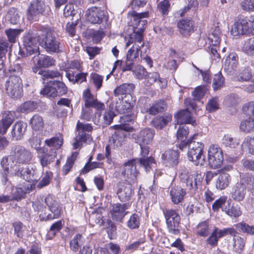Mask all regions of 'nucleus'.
Listing matches in <instances>:
<instances>
[{
	"label": "nucleus",
	"mask_w": 254,
	"mask_h": 254,
	"mask_svg": "<svg viewBox=\"0 0 254 254\" xmlns=\"http://www.w3.org/2000/svg\"><path fill=\"white\" fill-rule=\"evenodd\" d=\"M9 76L5 83L7 95L11 98L18 99L23 96V83L20 75L22 68L20 64H14L9 67Z\"/></svg>",
	"instance_id": "1"
},
{
	"label": "nucleus",
	"mask_w": 254,
	"mask_h": 254,
	"mask_svg": "<svg viewBox=\"0 0 254 254\" xmlns=\"http://www.w3.org/2000/svg\"><path fill=\"white\" fill-rule=\"evenodd\" d=\"M82 98L84 102V107L82 108L80 118L85 121H90L93 118V110L94 108L98 111H102L105 109V105L104 103L98 100L97 97L95 96L91 92L90 88H88L83 91Z\"/></svg>",
	"instance_id": "2"
},
{
	"label": "nucleus",
	"mask_w": 254,
	"mask_h": 254,
	"mask_svg": "<svg viewBox=\"0 0 254 254\" xmlns=\"http://www.w3.org/2000/svg\"><path fill=\"white\" fill-rule=\"evenodd\" d=\"M231 34L234 37L254 33V14L239 15L232 26Z\"/></svg>",
	"instance_id": "3"
},
{
	"label": "nucleus",
	"mask_w": 254,
	"mask_h": 254,
	"mask_svg": "<svg viewBox=\"0 0 254 254\" xmlns=\"http://www.w3.org/2000/svg\"><path fill=\"white\" fill-rule=\"evenodd\" d=\"M154 135L155 130L148 127L143 128L138 133L133 134L135 142L140 146V155L142 157L148 156L149 152L148 145L153 141Z\"/></svg>",
	"instance_id": "4"
},
{
	"label": "nucleus",
	"mask_w": 254,
	"mask_h": 254,
	"mask_svg": "<svg viewBox=\"0 0 254 254\" xmlns=\"http://www.w3.org/2000/svg\"><path fill=\"white\" fill-rule=\"evenodd\" d=\"M163 213L168 232L174 235L180 234L181 219L178 209L165 208L163 210Z\"/></svg>",
	"instance_id": "5"
},
{
	"label": "nucleus",
	"mask_w": 254,
	"mask_h": 254,
	"mask_svg": "<svg viewBox=\"0 0 254 254\" xmlns=\"http://www.w3.org/2000/svg\"><path fill=\"white\" fill-rule=\"evenodd\" d=\"M45 202L51 213L47 215L45 214H40V220L46 222L59 218L63 212L62 208L55 197L53 195L48 194L45 199Z\"/></svg>",
	"instance_id": "6"
},
{
	"label": "nucleus",
	"mask_w": 254,
	"mask_h": 254,
	"mask_svg": "<svg viewBox=\"0 0 254 254\" xmlns=\"http://www.w3.org/2000/svg\"><path fill=\"white\" fill-rule=\"evenodd\" d=\"M204 148L203 143L193 141L189 147L187 153L189 160L196 166L203 165L205 161Z\"/></svg>",
	"instance_id": "7"
},
{
	"label": "nucleus",
	"mask_w": 254,
	"mask_h": 254,
	"mask_svg": "<svg viewBox=\"0 0 254 254\" xmlns=\"http://www.w3.org/2000/svg\"><path fill=\"white\" fill-rule=\"evenodd\" d=\"M42 31L45 33V37L43 39L44 48L46 51L50 54L59 53L60 50L61 43L55 36L54 30L49 27H43Z\"/></svg>",
	"instance_id": "8"
},
{
	"label": "nucleus",
	"mask_w": 254,
	"mask_h": 254,
	"mask_svg": "<svg viewBox=\"0 0 254 254\" xmlns=\"http://www.w3.org/2000/svg\"><path fill=\"white\" fill-rule=\"evenodd\" d=\"M11 157L13 162L26 165L30 163L33 155L30 150L23 146L16 145L12 149Z\"/></svg>",
	"instance_id": "9"
},
{
	"label": "nucleus",
	"mask_w": 254,
	"mask_h": 254,
	"mask_svg": "<svg viewBox=\"0 0 254 254\" xmlns=\"http://www.w3.org/2000/svg\"><path fill=\"white\" fill-rule=\"evenodd\" d=\"M209 164L211 168L217 169L221 167L223 161V153L218 144H211L208 150Z\"/></svg>",
	"instance_id": "10"
},
{
	"label": "nucleus",
	"mask_w": 254,
	"mask_h": 254,
	"mask_svg": "<svg viewBox=\"0 0 254 254\" xmlns=\"http://www.w3.org/2000/svg\"><path fill=\"white\" fill-rule=\"evenodd\" d=\"M181 181L186 184L190 190L197 189V183L201 182V176L197 172H190L187 169L183 170L179 176Z\"/></svg>",
	"instance_id": "11"
},
{
	"label": "nucleus",
	"mask_w": 254,
	"mask_h": 254,
	"mask_svg": "<svg viewBox=\"0 0 254 254\" xmlns=\"http://www.w3.org/2000/svg\"><path fill=\"white\" fill-rule=\"evenodd\" d=\"M37 157L43 168L48 167L54 162L57 157V152L50 149L49 151L47 148L44 147H38L36 149Z\"/></svg>",
	"instance_id": "12"
},
{
	"label": "nucleus",
	"mask_w": 254,
	"mask_h": 254,
	"mask_svg": "<svg viewBox=\"0 0 254 254\" xmlns=\"http://www.w3.org/2000/svg\"><path fill=\"white\" fill-rule=\"evenodd\" d=\"M101 111L96 112L93 118L94 123L102 127H106L110 125L114 117L116 116L115 112L111 110L105 111L102 115Z\"/></svg>",
	"instance_id": "13"
},
{
	"label": "nucleus",
	"mask_w": 254,
	"mask_h": 254,
	"mask_svg": "<svg viewBox=\"0 0 254 254\" xmlns=\"http://www.w3.org/2000/svg\"><path fill=\"white\" fill-rule=\"evenodd\" d=\"M180 153L178 150L168 149L161 154V159L163 165L169 168L177 166L179 163Z\"/></svg>",
	"instance_id": "14"
},
{
	"label": "nucleus",
	"mask_w": 254,
	"mask_h": 254,
	"mask_svg": "<svg viewBox=\"0 0 254 254\" xmlns=\"http://www.w3.org/2000/svg\"><path fill=\"white\" fill-rule=\"evenodd\" d=\"M129 207V205L126 203H120L119 202L114 203L110 211L111 217L113 220L117 222H122L125 216L127 214L126 211Z\"/></svg>",
	"instance_id": "15"
},
{
	"label": "nucleus",
	"mask_w": 254,
	"mask_h": 254,
	"mask_svg": "<svg viewBox=\"0 0 254 254\" xmlns=\"http://www.w3.org/2000/svg\"><path fill=\"white\" fill-rule=\"evenodd\" d=\"M45 10L43 4L40 2L33 1L31 3L27 10V18L30 21H37L39 17L43 14Z\"/></svg>",
	"instance_id": "16"
},
{
	"label": "nucleus",
	"mask_w": 254,
	"mask_h": 254,
	"mask_svg": "<svg viewBox=\"0 0 254 254\" xmlns=\"http://www.w3.org/2000/svg\"><path fill=\"white\" fill-rule=\"evenodd\" d=\"M16 112L13 111H5L0 120V134L4 135L15 120Z\"/></svg>",
	"instance_id": "17"
},
{
	"label": "nucleus",
	"mask_w": 254,
	"mask_h": 254,
	"mask_svg": "<svg viewBox=\"0 0 254 254\" xmlns=\"http://www.w3.org/2000/svg\"><path fill=\"white\" fill-rule=\"evenodd\" d=\"M23 44L27 52L26 55H31L36 50V35L31 30L25 33L23 37Z\"/></svg>",
	"instance_id": "18"
},
{
	"label": "nucleus",
	"mask_w": 254,
	"mask_h": 254,
	"mask_svg": "<svg viewBox=\"0 0 254 254\" xmlns=\"http://www.w3.org/2000/svg\"><path fill=\"white\" fill-rule=\"evenodd\" d=\"M27 125L25 122L18 121L12 126L10 131L11 140L18 141L23 138L27 129Z\"/></svg>",
	"instance_id": "19"
},
{
	"label": "nucleus",
	"mask_w": 254,
	"mask_h": 254,
	"mask_svg": "<svg viewBox=\"0 0 254 254\" xmlns=\"http://www.w3.org/2000/svg\"><path fill=\"white\" fill-rule=\"evenodd\" d=\"M135 104V97L127 98L120 102H117L115 110L120 114H128L134 113L133 108Z\"/></svg>",
	"instance_id": "20"
},
{
	"label": "nucleus",
	"mask_w": 254,
	"mask_h": 254,
	"mask_svg": "<svg viewBox=\"0 0 254 254\" xmlns=\"http://www.w3.org/2000/svg\"><path fill=\"white\" fill-rule=\"evenodd\" d=\"M87 18L93 24H100L105 17L104 10L97 7H92L87 10Z\"/></svg>",
	"instance_id": "21"
},
{
	"label": "nucleus",
	"mask_w": 254,
	"mask_h": 254,
	"mask_svg": "<svg viewBox=\"0 0 254 254\" xmlns=\"http://www.w3.org/2000/svg\"><path fill=\"white\" fill-rule=\"evenodd\" d=\"M175 118L178 124L196 125V122L192 119L191 113L188 109L179 111L175 115Z\"/></svg>",
	"instance_id": "22"
},
{
	"label": "nucleus",
	"mask_w": 254,
	"mask_h": 254,
	"mask_svg": "<svg viewBox=\"0 0 254 254\" xmlns=\"http://www.w3.org/2000/svg\"><path fill=\"white\" fill-rule=\"evenodd\" d=\"M26 191L22 188H16L11 195H0V203H6L10 201H19L25 198Z\"/></svg>",
	"instance_id": "23"
},
{
	"label": "nucleus",
	"mask_w": 254,
	"mask_h": 254,
	"mask_svg": "<svg viewBox=\"0 0 254 254\" xmlns=\"http://www.w3.org/2000/svg\"><path fill=\"white\" fill-rule=\"evenodd\" d=\"M117 187V194L119 199L123 202L129 200L132 194V190L129 184L126 182H120L118 184Z\"/></svg>",
	"instance_id": "24"
},
{
	"label": "nucleus",
	"mask_w": 254,
	"mask_h": 254,
	"mask_svg": "<svg viewBox=\"0 0 254 254\" xmlns=\"http://www.w3.org/2000/svg\"><path fill=\"white\" fill-rule=\"evenodd\" d=\"M135 85L131 83H125L117 86L114 90V94L115 96L125 95V97L129 98L133 97L131 94L133 93Z\"/></svg>",
	"instance_id": "25"
},
{
	"label": "nucleus",
	"mask_w": 254,
	"mask_h": 254,
	"mask_svg": "<svg viewBox=\"0 0 254 254\" xmlns=\"http://www.w3.org/2000/svg\"><path fill=\"white\" fill-rule=\"evenodd\" d=\"M172 115L170 114H164L162 116H157L151 121L152 125L157 129H162L168 124L171 122Z\"/></svg>",
	"instance_id": "26"
},
{
	"label": "nucleus",
	"mask_w": 254,
	"mask_h": 254,
	"mask_svg": "<svg viewBox=\"0 0 254 254\" xmlns=\"http://www.w3.org/2000/svg\"><path fill=\"white\" fill-rule=\"evenodd\" d=\"M186 194V190L179 186L173 187L170 190L171 199L172 202L175 204H178L182 202Z\"/></svg>",
	"instance_id": "27"
},
{
	"label": "nucleus",
	"mask_w": 254,
	"mask_h": 254,
	"mask_svg": "<svg viewBox=\"0 0 254 254\" xmlns=\"http://www.w3.org/2000/svg\"><path fill=\"white\" fill-rule=\"evenodd\" d=\"M181 34L185 36H189L191 31L194 29V22L190 19H183L177 23Z\"/></svg>",
	"instance_id": "28"
},
{
	"label": "nucleus",
	"mask_w": 254,
	"mask_h": 254,
	"mask_svg": "<svg viewBox=\"0 0 254 254\" xmlns=\"http://www.w3.org/2000/svg\"><path fill=\"white\" fill-rule=\"evenodd\" d=\"M137 161L135 159L129 160L124 164V170L122 172L124 175H132L135 179L139 174V171L136 169Z\"/></svg>",
	"instance_id": "29"
},
{
	"label": "nucleus",
	"mask_w": 254,
	"mask_h": 254,
	"mask_svg": "<svg viewBox=\"0 0 254 254\" xmlns=\"http://www.w3.org/2000/svg\"><path fill=\"white\" fill-rule=\"evenodd\" d=\"M246 190L245 187L240 182L234 187L231 193L232 198L233 200L237 202L244 200L246 195Z\"/></svg>",
	"instance_id": "30"
},
{
	"label": "nucleus",
	"mask_w": 254,
	"mask_h": 254,
	"mask_svg": "<svg viewBox=\"0 0 254 254\" xmlns=\"http://www.w3.org/2000/svg\"><path fill=\"white\" fill-rule=\"evenodd\" d=\"M64 139L62 133H56L55 136L45 140V144L49 147H52L53 151L58 150L63 145Z\"/></svg>",
	"instance_id": "31"
},
{
	"label": "nucleus",
	"mask_w": 254,
	"mask_h": 254,
	"mask_svg": "<svg viewBox=\"0 0 254 254\" xmlns=\"http://www.w3.org/2000/svg\"><path fill=\"white\" fill-rule=\"evenodd\" d=\"M167 107V103L163 99H159L154 101L147 109V112L151 115H156L159 113H162Z\"/></svg>",
	"instance_id": "32"
},
{
	"label": "nucleus",
	"mask_w": 254,
	"mask_h": 254,
	"mask_svg": "<svg viewBox=\"0 0 254 254\" xmlns=\"http://www.w3.org/2000/svg\"><path fill=\"white\" fill-rule=\"evenodd\" d=\"M56 61L53 57L47 55H41L37 59L36 65L39 68H48L55 66Z\"/></svg>",
	"instance_id": "33"
},
{
	"label": "nucleus",
	"mask_w": 254,
	"mask_h": 254,
	"mask_svg": "<svg viewBox=\"0 0 254 254\" xmlns=\"http://www.w3.org/2000/svg\"><path fill=\"white\" fill-rule=\"evenodd\" d=\"M240 182L248 191L254 193V174L250 173H245L241 177Z\"/></svg>",
	"instance_id": "34"
},
{
	"label": "nucleus",
	"mask_w": 254,
	"mask_h": 254,
	"mask_svg": "<svg viewBox=\"0 0 254 254\" xmlns=\"http://www.w3.org/2000/svg\"><path fill=\"white\" fill-rule=\"evenodd\" d=\"M64 222L63 220H59L54 222L50 227L49 230L46 234V238L47 240L53 239L57 234L61 232L64 227Z\"/></svg>",
	"instance_id": "35"
},
{
	"label": "nucleus",
	"mask_w": 254,
	"mask_h": 254,
	"mask_svg": "<svg viewBox=\"0 0 254 254\" xmlns=\"http://www.w3.org/2000/svg\"><path fill=\"white\" fill-rule=\"evenodd\" d=\"M131 16L133 19V23L132 24V26L134 28H137L141 24V26H143L146 25L147 20H143L141 19L143 18H147L149 17V12L145 11L141 13H137L135 11H133L131 13Z\"/></svg>",
	"instance_id": "36"
},
{
	"label": "nucleus",
	"mask_w": 254,
	"mask_h": 254,
	"mask_svg": "<svg viewBox=\"0 0 254 254\" xmlns=\"http://www.w3.org/2000/svg\"><path fill=\"white\" fill-rule=\"evenodd\" d=\"M83 69V62L80 60H74L71 61L68 65L63 70L65 71L66 74L68 73L75 74L77 72L82 71Z\"/></svg>",
	"instance_id": "37"
},
{
	"label": "nucleus",
	"mask_w": 254,
	"mask_h": 254,
	"mask_svg": "<svg viewBox=\"0 0 254 254\" xmlns=\"http://www.w3.org/2000/svg\"><path fill=\"white\" fill-rule=\"evenodd\" d=\"M238 64L239 57L234 52L230 53L226 57L224 62L225 68L229 71L235 69L237 67Z\"/></svg>",
	"instance_id": "38"
},
{
	"label": "nucleus",
	"mask_w": 254,
	"mask_h": 254,
	"mask_svg": "<svg viewBox=\"0 0 254 254\" xmlns=\"http://www.w3.org/2000/svg\"><path fill=\"white\" fill-rule=\"evenodd\" d=\"M88 74L87 72H83L82 71L77 72V73L72 74L68 73L65 74V76L68 80L73 84H81L87 82V77Z\"/></svg>",
	"instance_id": "39"
},
{
	"label": "nucleus",
	"mask_w": 254,
	"mask_h": 254,
	"mask_svg": "<svg viewBox=\"0 0 254 254\" xmlns=\"http://www.w3.org/2000/svg\"><path fill=\"white\" fill-rule=\"evenodd\" d=\"M230 181V175L227 173L222 172L216 181V187L217 189L223 190L229 186Z\"/></svg>",
	"instance_id": "40"
},
{
	"label": "nucleus",
	"mask_w": 254,
	"mask_h": 254,
	"mask_svg": "<svg viewBox=\"0 0 254 254\" xmlns=\"http://www.w3.org/2000/svg\"><path fill=\"white\" fill-rule=\"evenodd\" d=\"M141 213L136 212L132 213L127 222V226L131 230L138 229L140 225Z\"/></svg>",
	"instance_id": "41"
},
{
	"label": "nucleus",
	"mask_w": 254,
	"mask_h": 254,
	"mask_svg": "<svg viewBox=\"0 0 254 254\" xmlns=\"http://www.w3.org/2000/svg\"><path fill=\"white\" fill-rule=\"evenodd\" d=\"M240 130L245 133L254 131V115L242 120L240 125Z\"/></svg>",
	"instance_id": "42"
},
{
	"label": "nucleus",
	"mask_w": 254,
	"mask_h": 254,
	"mask_svg": "<svg viewBox=\"0 0 254 254\" xmlns=\"http://www.w3.org/2000/svg\"><path fill=\"white\" fill-rule=\"evenodd\" d=\"M78 155V153L77 152H74L69 157L67 158L66 162L63 166L62 170L63 175H67L71 171Z\"/></svg>",
	"instance_id": "43"
},
{
	"label": "nucleus",
	"mask_w": 254,
	"mask_h": 254,
	"mask_svg": "<svg viewBox=\"0 0 254 254\" xmlns=\"http://www.w3.org/2000/svg\"><path fill=\"white\" fill-rule=\"evenodd\" d=\"M102 224L105 226L109 238L111 240L115 238L117 234V226L110 219L103 220Z\"/></svg>",
	"instance_id": "44"
},
{
	"label": "nucleus",
	"mask_w": 254,
	"mask_h": 254,
	"mask_svg": "<svg viewBox=\"0 0 254 254\" xmlns=\"http://www.w3.org/2000/svg\"><path fill=\"white\" fill-rule=\"evenodd\" d=\"M29 124L33 130H40L44 127V122L42 116L35 114L31 118Z\"/></svg>",
	"instance_id": "45"
},
{
	"label": "nucleus",
	"mask_w": 254,
	"mask_h": 254,
	"mask_svg": "<svg viewBox=\"0 0 254 254\" xmlns=\"http://www.w3.org/2000/svg\"><path fill=\"white\" fill-rule=\"evenodd\" d=\"M23 31L22 29L8 28L5 30V34L7 38V42L11 45L16 42L18 36Z\"/></svg>",
	"instance_id": "46"
},
{
	"label": "nucleus",
	"mask_w": 254,
	"mask_h": 254,
	"mask_svg": "<svg viewBox=\"0 0 254 254\" xmlns=\"http://www.w3.org/2000/svg\"><path fill=\"white\" fill-rule=\"evenodd\" d=\"M222 211H224L230 217L234 218H238L242 214L241 208L238 204L233 203L228 208L225 207L224 209H222Z\"/></svg>",
	"instance_id": "47"
},
{
	"label": "nucleus",
	"mask_w": 254,
	"mask_h": 254,
	"mask_svg": "<svg viewBox=\"0 0 254 254\" xmlns=\"http://www.w3.org/2000/svg\"><path fill=\"white\" fill-rule=\"evenodd\" d=\"M196 229V235L204 238L208 236L209 234V220L207 219L199 223Z\"/></svg>",
	"instance_id": "48"
},
{
	"label": "nucleus",
	"mask_w": 254,
	"mask_h": 254,
	"mask_svg": "<svg viewBox=\"0 0 254 254\" xmlns=\"http://www.w3.org/2000/svg\"><path fill=\"white\" fill-rule=\"evenodd\" d=\"M37 107V102L33 101H27L19 107L17 111L21 113H29L34 111Z\"/></svg>",
	"instance_id": "49"
},
{
	"label": "nucleus",
	"mask_w": 254,
	"mask_h": 254,
	"mask_svg": "<svg viewBox=\"0 0 254 254\" xmlns=\"http://www.w3.org/2000/svg\"><path fill=\"white\" fill-rule=\"evenodd\" d=\"M38 74L42 76V78L44 80L60 77L61 80L63 79V73L58 70H40Z\"/></svg>",
	"instance_id": "50"
},
{
	"label": "nucleus",
	"mask_w": 254,
	"mask_h": 254,
	"mask_svg": "<svg viewBox=\"0 0 254 254\" xmlns=\"http://www.w3.org/2000/svg\"><path fill=\"white\" fill-rule=\"evenodd\" d=\"M124 114V116L120 117V122L129 128V130H127V132H131L133 130L134 128L130 126V124L134 123L136 116L134 113Z\"/></svg>",
	"instance_id": "51"
},
{
	"label": "nucleus",
	"mask_w": 254,
	"mask_h": 254,
	"mask_svg": "<svg viewBox=\"0 0 254 254\" xmlns=\"http://www.w3.org/2000/svg\"><path fill=\"white\" fill-rule=\"evenodd\" d=\"M83 236L79 233L76 234L69 242V247L71 251L76 253L82 244Z\"/></svg>",
	"instance_id": "52"
},
{
	"label": "nucleus",
	"mask_w": 254,
	"mask_h": 254,
	"mask_svg": "<svg viewBox=\"0 0 254 254\" xmlns=\"http://www.w3.org/2000/svg\"><path fill=\"white\" fill-rule=\"evenodd\" d=\"M31 172L28 167L19 166L15 169L14 175L23 180L28 181L30 178Z\"/></svg>",
	"instance_id": "53"
},
{
	"label": "nucleus",
	"mask_w": 254,
	"mask_h": 254,
	"mask_svg": "<svg viewBox=\"0 0 254 254\" xmlns=\"http://www.w3.org/2000/svg\"><path fill=\"white\" fill-rule=\"evenodd\" d=\"M14 234L19 239H22L25 232V226L20 221H16L12 223Z\"/></svg>",
	"instance_id": "54"
},
{
	"label": "nucleus",
	"mask_w": 254,
	"mask_h": 254,
	"mask_svg": "<svg viewBox=\"0 0 254 254\" xmlns=\"http://www.w3.org/2000/svg\"><path fill=\"white\" fill-rule=\"evenodd\" d=\"M144 46V43L140 46L134 44L128 50L127 54V58L132 61H134L136 58H138L139 52L141 47Z\"/></svg>",
	"instance_id": "55"
},
{
	"label": "nucleus",
	"mask_w": 254,
	"mask_h": 254,
	"mask_svg": "<svg viewBox=\"0 0 254 254\" xmlns=\"http://www.w3.org/2000/svg\"><path fill=\"white\" fill-rule=\"evenodd\" d=\"M242 50L248 55H254V36L247 39L243 45Z\"/></svg>",
	"instance_id": "56"
},
{
	"label": "nucleus",
	"mask_w": 254,
	"mask_h": 254,
	"mask_svg": "<svg viewBox=\"0 0 254 254\" xmlns=\"http://www.w3.org/2000/svg\"><path fill=\"white\" fill-rule=\"evenodd\" d=\"M233 240L234 251L238 254H241L245 247L246 241L245 239L238 236L234 237Z\"/></svg>",
	"instance_id": "57"
},
{
	"label": "nucleus",
	"mask_w": 254,
	"mask_h": 254,
	"mask_svg": "<svg viewBox=\"0 0 254 254\" xmlns=\"http://www.w3.org/2000/svg\"><path fill=\"white\" fill-rule=\"evenodd\" d=\"M171 8L170 1L166 0L160 1L157 5V9L163 17L166 16Z\"/></svg>",
	"instance_id": "58"
},
{
	"label": "nucleus",
	"mask_w": 254,
	"mask_h": 254,
	"mask_svg": "<svg viewBox=\"0 0 254 254\" xmlns=\"http://www.w3.org/2000/svg\"><path fill=\"white\" fill-rule=\"evenodd\" d=\"M105 164L103 162L93 161L89 165H85L80 171V174H86L89 172L97 168L105 169Z\"/></svg>",
	"instance_id": "59"
},
{
	"label": "nucleus",
	"mask_w": 254,
	"mask_h": 254,
	"mask_svg": "<svg viewBox=\"0 0 254 254\" xmlns=\"http://www.w3.org/2000/svg\"><path fill=\"white\" fill-rule=\"evenodd\" d=\"M222 143L226 147L231 148H236L240 144L239 140L231 136V135H225L222 139Z\"/></svg>",
	"instance_id": "60"
},
{
	"label": "nucleus",
	"mask_w": 254,
	"mask_h": 254,
	"mask_svg": "<svg viewBox=\"0 0 254 254\" xmlns=\"http://www.w3.org/2000/svg\"><path fill=\"white\" fill-rule=\"evenodd\" d=\"M252 75L251 68L249 66L245 67L239 72L238 79L240 81H252Z\"/></svg>",
	"instance_id": "61"
},
{
	"label": "nucleus",
	"mask_w": 254,
	"mask_h": 254,
	"mask_svg": "<svg viewBox=\"0 0 254 254\" xmlns=\"http://www.w3.org/2000/svg\"><path fill=\"white\" fill-rule=\"evenodd\" d=\"M235 226L243 233L250 235H254V225H250L245 222H241L236 224Z\"/></svg>",
	"instance_id": "62"
},
{
	"label": "nucleus",
	"mask_w": 254,
	"mask_h": 254,
	"mask_svg": "<svg viewBox=\"0 0 254 254\" xmlns=\"http://www.w3.org/2000/svg\"><path fill=\"white\" fill-rule=\"evenodd\" d=\"M133 75L136 79L141 80L146 78L148 74L146 69L141 65H137L132 70Z\"/></svg>",
	"instance_id": "63"
},
{
	"label": "nucleus",
	"mask_w": 254,
	"mask_h": 254,
	"mask_svg": "<svg viewBox=\"0 0 254 254\" xmlns=\"http://www.w3.org/2000/svg\"><path fill=\"white\" fill-rule=\"evenodd\" d=\"M225 83V78L222 75L221 72H219L217 74L214 75L212 83V87L213 90L216 91L222 88Z\"/></svg>",
	"instance_id": "64"
}]
</instances>
